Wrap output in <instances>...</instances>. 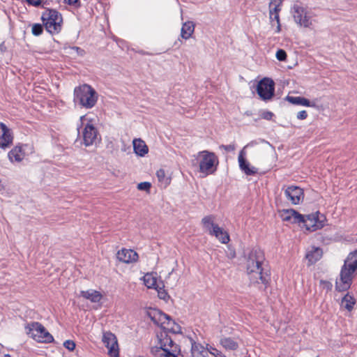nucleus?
Wrapping results in <instances>:
<instances>
[{
  "mask_svg": "<svg viewBox=\"0 0 357 357\" xmlns=\"http://www.w3.org/2000/svg\"><path fill=\"white\" fill-rule=\"evenodd\" d=\"M158 344L151 347V353L155 357H177L180 350L178 346L165 331L158 335Z\"/></svg>",
  "mask_w": 357,
  "mask_h": 357,
  "instance_id": "obj_3",
  "label": "nucleus"
},
{
  "mask_svg": "<svg viewBox=\"0 0 357 357\" xmlns=\"http://www.w3.org/2000/svg\"><path fill=\"white\" fill-rule=\"evenodd\" d=\"M80 295L83 298H84L87 300H89L92 303H98L102 298V294L99 291H98L96 290H93V289L82 291L80 292Z\"/></svg>",
  "mask_w": 357,
  "mask_h": 357,
  "instance_id": "obj_24",
  "label": "nucleus"
},
{
  "mask_svg": "<svg viewBox=\"0 0 357 357\" xmlns=\"http://www.w3.org/2000/svg\"><path fill=\"white\" fill-rule=\"evenodd\" d=\"M134 152L141 157L144 156L149 151V148L141 139H135L132 142Z\"/></svg>",
  "mask_w": 357,
  "mask_h": 357,
  "instance_id": "obj_22",
  "label": "nucleus"
},
{
  "mask_svg": "<svg viewBox=\"0 0 357 357\" xmlns=\"http://www.w3.org/2000/svg\"><path fill=\"white\" fill-rule=\"evenodd\" d=\"M214 229H212L211 231V235L215 236L222 243H228L230 241L229 234L219 226L215 227Z\"/></svg>",
  "mask_w": 357,
  "mask_h": 357,
  "instance_id": "obj_23",
  "label": "nucleus"
},
{
  "mask_svg": "<svg viewBox=\"0 0 357 357\" xmlns=\"http://www.w3.org/2000/svg\"><path fill=\"white\" fill-rule=\"evenodd\" d=\"M192 163L193 165H195V161H194V160H193V161H192Z\"/></svg>",
  "mask_w": 357,
  "mask_h": 357,
  "instance_id": "obj_50",
  "label": "nucleus"
},
{
  "mask_svg": "<svg viewBox=\"0 0 357 357\" xmlns=\"http://www.w3.org/2000/svg\"><path fill=\"white\" fill-rule=\"evenodd\" d=\"M151 183L149 182H142V183L138 184L137 188L139 190L149 191L150 188H151Z\"/></svg>",
  "mask_w": 357,
  "mask_h": 357,
  "instance_id": "obj_37",
  "label": "nucleus"
},
{
  "mask_svg": "<svg viewBox=\"0 0 357 357\" xmlns=\"http://www.w3.org/2000/svg\"><path fill=\"white\" fill-rule=\"evenodd\" d=\"M280 217L283 221L291 223L301 224V220H302V215L294 209L283 210L280 213Z\"/></svg>",
  "mask_w": 357,
  "mask_h": 357,
  "instance_id": "obj_19",
  "label": "nucleus"
},
{
  "mask_svg": "<svg viewBox=\"0 0 357 357\" xmlns=\"http://www.w3.org/2000/svg\"><path fill=\"white\" fill-rule=\"evenodd\" d=\"M220 344L228 351H236L238 347V342L236 338L221 335L220 338Z\"/></svg>",
  "mask_w": 357,
  "mask_h": 357,
  "instance_id": "obj_20",
  "label": "nucleus"
},
{
  "mask_svg": "<svg viewBox=\"0 0 357 357\" xmlns=\"http://www.w3.org/2000/svg\"><path fill=\"white\" fill-rule=\"evenodd\" d=\"M116 257L120 261L126 264L135 262L138 259V254L130 249H121L118 251Z\"/></svg>",
  "mask_w": 357,
  "mask_h": 357,
  "instance_id": "obj_18",
  "label": "nucleus"
},
{
  "mask_svg": "<svg viewBox=\"0 0 357 357\" xmlns=\"http://www.w3.org/2000/svg\"><path fill=\"white\" fill-rule=\"evenodd\" d=\"M144 284L149 289H158L157 278L152 273H146L144 278Z\"/></svg>",
  "mask_w": 357,
  "mask_h": 357,
  "instance_id": "obj_30",
  "label": "nucleus"
},
{
  "mask_svg": "<svg viewBox=\"0 0 357 357\" xmlns=\"http://www.w3.org/2000/svg\"><path fill=\"white\" fill-rule=\"evenodd\" d=\"M26 329V333L37 342L49 343L54 340L52 335L38 322H32Z\"/></svg>",
  "mask_w": 357,
  "mask_h": 357,
  "instance_id": "obj_8",
  "label": "nucleus"
},
{
  "mask_svg": "<svg viewBox=\"0 0 357 357\" xmlns=\"http://www.w3.org/2000/svg\"><path fill=\"white\" fill-rule=\"evenodd\" d=\"M355 271L354 268L347 266V262L344 261L340 271V279L337 280L335 283V288L337 291H346L350 287Z\"/></svg>",
  "mask_w": 357,
  "mask_h": 357,
  "instance_id": "obj_9",
  "label": "nucleus"
},
{
  "mask_svg": "<svg viewBox=\"0 0 357 357\" xmlns=\"http://www.w3.org/2000/svg\"><path fill=\"white\" fill-rule=\"evenodd\" d=\"M275 56L277 59L280 61H285L287 59V53L284 50L280 49L277 51Z\"/></svg>",
  "mask_w": 357,
  "mask_h": 357,
  "instance_id": "obj_36",
  "label": "nucleus"
},
{
  "mask_svg": "<svg viewBox=\"0 0 357 357\" xmlns=\"http://www.w3.org/2000/svg\"><path fill=\"white\" fill-rule=\"evenodd\" d=\"M73 50H76V51H77V52L79 54H80V55H82V54H83V53H84V50H81V49H80L79 47H74L73 48Z\"/></svg>",
  "mask_w": 357,
  "mask_h": 357,
  "instance_id": "obj_47",
  "label": "nucleus"
},
{
  "mask_svg": "<svg viewBox=\"0 0 357 357\" xmlns=\"http://www.w3.org/2000/svg\"><path fill=\"white\" fill-rule=\"evenodd\" d=\"M245 264L251 282L262 284L266 287L270 280V272L263 251L259 248L251 250L246 256Z\"/></svg>",
  "mask_w": 357,
  "mask_h": 357,
  "instance_id": "obj_1",
  "label": "nucleus"
},
{
  "mask_svg": "<svg viewBox=\"0 0 357 357\" xmlns=\"http://www.w3.org/2000/svg\"><path fill=\"white\" fill-rule=\"evenodd\" d=\"M149 314L154 324L160 326L162 329L165 328L170 319L169 316L158 310H151Z\"/></svg>",
  "mask_w": 357,
  "mask_h": 357,
  "instance_id": "obj_17",
  "label": "nucleus"
},
{
  "mask_svg": "<svg viewBox=\"0 0 357 357\" xmlns=\"http://www.w3.org/2000/svg\"><path fill=\"white\" fill-rule=\"evenodd\" d=\"M274 20L276 22V29L275 32L280 33L281 31V24L280 21V15L278 13L273 14V20L271 21V22L272 23V26L274 25L273 23Z\"/></svg>",
  "mask_w": 357,
  "mask_h": 357,
  "instance_id": "obj_34",
  "label": "nucleus"
},
{
  "mask_svg": "<svg viewBox=\"0 0 357 357\" xmlns=\"http://www.w3.org/2000/svg\"><path fill=\"white\" fill-rule=\"evenodd\" d=\"M205 348L201 344L192 342L190 357H215V351Z\"/></svg>",
  "mask_w": 357,
  "mask_h": 357,
  "instance_id": "obj_16",
  "label": "nucleus"
},
{
  "mask_svg": "<svg viewBox=\"0 0 357 357\" xmlns=\"http://www.w3.org/2000/svg\"><path fill=\"white\" fill-rule=\"evenodd\" d=\"M163 330L174 334L181 333V327L171 318Z\"/></svg>",
  "mask_w": 357,
  "mask_h": 357,
  "instance_id": "obj_31",
  "label": "nucleus"
},
{
  "mask_svg": "<svg viewBox=\"0 0 357 357\" xmlns=\"http://www.w3.org/2000/svg\"><path fill=\"white\" fill-rule=\"evenodd\" d=\"M13 142L12 130L3 123L0 122V148L6 149L9 148Z\"/></svg>",
  "mask_w": 357,
  "mask_h": 357,
  "instance_id": "obj_14",
  "label": "nucleus"
},
{
  "mask_svg": "<svg viewBox=\"0 0 357 357\" xmlns=\"http://www.w3.org/2000/svg\"><path fill=\"white\" fill-rule=\"evenodd\" d=\"M275 92V83L270 78H263L257 86V93L260 98L264 101L272 99Z\"/></svg>",
  "mask_w": 357,
  "mask_h": 357,
  "instance_id": "obj_11",
  "label": "nucleus"
},
{
  "mask_svg": "<svg viewBox=\"0 0 357 357\" xmlns=\"http://www.w3.org/2000/svg\"><path fill=\"white\" fill-rule=\"evenodd\" d=\"M195 160L199 164V172L205 176L216 171L218 159L214 153L208 151H200L197 154Z\"/></svg>",
  "mask_w": 357,
  "mask_h": 357,
  "instance_id": "obj_5",
  "label": "nucleus"
},
{
  "mask_svg": "<svg viewBox=\"0 0 357 357\" xmlns=\"http://www.w3.org/2000/svg\"><path fill=\"white\" fill-rule=\"evenodd\" d=\"M63 346L69 351H73L75 348V344L72 340H66L63 343Z\"/></svg>",
  "mask_w": 357,
  "mask_h": 357,
  "instance_id": "obj_38",
  "label": "nucleus"
},
{
  "mask_svg": "<svg viewBox=\"0 0 357 357\" xmlns=\"http://www.w3.org/2000/svg\"><path fill=\"white\" fill-rule=\"evenodd\" d=\"M98 95L90 85L84 84L74 89V100L86 109H91L97 102Z\"/></svg>",
  "mask_w": 357,
  "mask_h": 357,
  "instance_id": "obj_4",
  "label": "nucleus"
},
{
  "mask_svg": "<svg viewBox=\"0 0 357 357\" xmlns=\"http://www.w3.org/2000/svg\"><path fill=\"white\" fill-rule=\"evenodd\" d=\"M347 265L357 269V250L349 255L346 260Z\"/></svg>",
  "mask_w": 357,
  "mask_h": 357,
  "instance_id": "obj_33",
  "label": "nucleus"
},
{
  "mask_svg": "<svg viewBox=\"0 0 357 357\" xmlns=\"http://www.w3.org/2000/svg\"><path fill=\"white\" fill-rule=\"evenodd\" d=\"M235 256H236V254H235V252H231V257H232V258H233V257H235Z\"/></svg>",
  "mask_w": 357,
  "mask_h": 357,
  "instance_id": "obj_49",
  "label": "nucleus"
},
{
  "mask_svg": "<svg viewBox=\"0 0 357 357\" xmlns=\"http://www.w3.org/2000/svg\"><path fill=\"white\" fill-rule=\"evenodd\" d=\"M325 220L326 218L323 214L316 212L306 215H302V220H301V223L303 224L306 230L314 231L321 229L324 226Z\"/></svg>",
  "mask_w": 357,
  "mask_h": 357,
  "instance_id": "obj_10",
  "label": "nucleus"
},
{
  "mask_svg": "<svg viewBox=\"0 0 357 357\" xmlns=\"http://www.w3.org/2000/svg\"><path fill=\"white\" fill-rule=\"evenodd\" d=\"M354 304H355L354 298L348 294H347L342 298V305L349 311H351L353 309Z\"/></svg>",
  "mask_w": 357,
  "mask_h": 357,
  "instance_id": "obj_32",
  "label": "nucleus"
},
{
  "mask_svg": "<svg viewBox=\"0 0 357 357\" xmlns=\"http://www.w3.org/2000/svg\"><path fill=\"white\" fill-rule=\"evenodd\" d=\"M214 351H215V357H226L225 355L222 354L221 351L217 350L216 349H213Z\"/></svg>",
  "mask_w": 357,
  "mask_h": 357,
  "instance_id": "obj_46",
  "label": "nucleus"
},
{
  "mask_svg": "<svg viewBox=\"0 0 357 357\" xmlns=\"http://www.w3.org/2000/svg\"><path fill=\"white\" fill-rule=\"evenodd\" d=\"M80 128H82L81 137L83 144L85 146H92L98 141V132L93 123V121L89 119L86 115L80 117Z\"/></svg>",
  "mask_w": 357,
  "mask_h": 357,
  "instance_id": "obj_6",
  "label": "nucleus"
},
{
  "mask_svg": "<svg viewBox=\"0 0 357 357\" xmlns=\"http://www.w3.org/2000/svg\"><path fill=\"white\" fill-rule=\"evenodd\" d=\"M294 22L300 28L313 29L317 22L316 15L302 3H295L291 8Z\"/></svg>",
  "mask_w": 357,
  "mask_h": 357,
  "instance_id": "obj_2",
  "label": "nucleus"
},
{
  "mask_svg": "<svg viewBox=\"0 0 357 357\" xmlns=\"http://www.w3.org/2000/svg\"><path fill=\"white\" fill-rule=\"evenodd\" d=\"M261 117L266 120H271L274 116L273 113L269 111H264L261 113Z\"/></svg>",
  "mask_w": 357,
  "mask_h": 357,
  "instance_id": "obj_39",
  "label": "nucleus"
},
{
  "mask_svg": "<svg viewBox=\"0 0 357 357\" xmlns=\"http://www.w3.org/2000/svg\"><path fill=\"white\" fill-rule=\"evenodd\" d=\"M282 0H271L269 3V18L270 20H273V14L278 13L281 10Z\"/></svg>",
  "mask_w": 357,
  "mask_h": 357,
  "instance_id": "obj_29",
  "label": "nucleus"
},
{
  "mask_svg": "<svg viewBox=\"0 0 357 357\" xmlns=\"http://www.w3.org/2000/svg\"><path fill=\"white\" fill-rule=\"evenodd\" d=\"M157 290L158 296L160 299L166 300L169 297L167 293L161 288H160L159 289H158Z\"/></svg>",
  "mask_w": 357,
  "mask_h": 357,
  "instance_id": "obj_41",
  "label": "nucleus"
},
{
  "mask_svg": "<svg viewBox=\"0 0 357 357\" xmlns=\"http://www.w3.org/2000/svg\"><path fill=\"white\" fill-rule=\"evenodd\" d=\"M245 146L238 154V160L239 167L246 175H254L257 173V169L253 166H250V163L245 160L246 152Z\"/></svg>",
  "mask_w": 357,
  "mask_h": 357,
  "instance_id": "obj_15",
  "label": "nucleus"
},
{
  "mask_svg": "<svg viewBox=\"0 0 357 357\" xmlns=\"http://www.w3.org/2000/svg\"><path fill=\"white\" fill-rule=\"evenodd\" d=\"M43 27L40 24H34L32 26L31 31L34 36H40L43 33Z\"/></svg>",
  "mask_w": 357,
  "mask_h": 357,
  "instance_id": "obj_35",
  "label": "nucleus"
},
{
  "mask_svg": "<svg viewBox=\"0 0 357 357\" xmlns=\"http://www.w3.org/2000/svg\"><path fill=\"white\" fill-rule=\"evenodd\" d=\"M46 30L50 33H59L61 29V15L55 10H48L42 16Z\"/></svg>",
  "mask_w": 357,
  "mask_h": 357,
  "instance_id": "obj_7",
  "label": "nucleus"
},
{
  "mask_svg": "<svg viewBox=\"0 0 357 357\" xmlns=\"http://www.w3.org/2000/svg\"><path fill=\"white\" fill-rule=\"evenodd\" d=\"M321 282L323 284L324 288H326L327 290H329L331 289L332 284L331 282H326V281H321Z\"/></svg>",
  "mask_w": 357,
  "mask_h": 357,
  "instance_id": "obj_45",
  "label": "nucleus"
},
{
  "mask_svg": "<svg viewBox=\"0 0 357 357\" xmlns=\"http://www.w3.org/2000/svg\"><path fill=\"white\" fill-rule=\"evenodd\" d=\"M322 256V250L319 248H313L311 251L307 252L306 258L310 264L317 261Z\"/></svg>",
  "mask_w": 357,
  "mask_h": 357,
  "instance_id": "obj_28",
  "label": "nucleus"
},
{
  "mask_svg": "<svg viewBox=\"0 0 357 357\" xmlns=\"http://www.w3.org/2000/svg\"><path fill=\"white\" fill-rule=\"evenodd\" d=\"M102 341L108 349V354L112 357L119 356V344L116 337L109 331L104 332Z\"/></svg>",
  "mask_w": 357,
  "mask_h": 357,
  "instance_id": "obj_12",
  "label": "nucleus"
},
{
  "mask_svg": "<svg viewBox=\"0 0 357 357\" xmlns=\"http://www.w3.org/2000/svg\"><path fill=\"white\" fill-rule=\"evenodd\" d=\"M284 195L287 200L294 205L300 204L304 197L303 189L295 185L288 186L284 190Z\"/></svg>",
  "mask_w": 357,
  "mask_h": 357,
  "instance_id": "obj_13",
  "label": "nucleus"
},
{
  "mask_svg": "<svg viewBox=\"0 0 357 357\" xmlns=\"http://www.w3.org/2000/svg\"><path fill=\"white\" fill-rule=\"evenodd\" d=\"M195 30V25L192 22H185L181 28V36L184 39L190 38Z\"/></svg>",
  "mask_w": 357,
  "mask_h": 357,
  "instance_id": "obj_27",
  "label": "nucleus"
},
{
  "mask_svg": "<svg viewBox=\"0 0 357 357\" xmlns=\"http://www.w3.org/2000/svg\"><path fill=\"white\" fill-rule=\"evenodd\" d=\"M8 357H10V356H8Z\"/></svg>",
  "mask_w": 357,
  "mask_h": 357,
  "instance_id": "obj_52",
  "label": "nucleus"
},
{
  "mask_svg": "<svg viewBox=\"0 0 357 357\" xmlns=\"http://www.w3.org/2000/svg\"><path fill=\"white\" fill-rule=\"evenodd\" d=\"M220 149H224L225 151L229 152V151H234L235 149H236V146H235L234 144H229V145H223V144H222V145L220 146Z\"/></svg>",
  "mask_w": 357,
  "mask_h": 357,
  "instance_id": "obj_40",
  "label": "nucleus"
},
{
  "mask_svg": "<svg viewBox=\"0 0 357 357\" xmlns=\"http://www.w3.org/2000/svg\"><path fill=\"white\" fill-rule=\"evenodd\" d=\"M307 116V114L305 110H302L297 114V119L300 120L305 119Z\"/></svg>",
  "mask_w": 357,
  "mask_h": 357,
  "instance_id": "obj_42",
  "label": "nucleus"
},
{
  "mask_svg": "<svg viewBox=\"0 0 357 357\" xmlns=\"http://www.w3.org/2000/svg\"><path fill=\"white\" fill-rule=\"evenodd\" d=\"M26 1L29 5L34 6H38L41 3L40 0H26Z\"/></svg>",
  "mask_w": 357,
  "mask_h": 357,
  "instance_id": "obj_44",
  "label": "nucleus"
},
{
  "mask_svg": "<svg viewBox=\"0 0 357 357\" xmlns=\"http://www.w3.org/2000/svg\"><path fill=\"white\" fill-rule=\"evenodd\" d=\"M27 146H16L8 153V158L11 162H21L24 156V147Z\"/></svg>",
  "mask_w": 357,
  "mask_h": 357,
  "instance_id": "obj_21",
  "label": "nucleus"
},
{
  "mask_svg": "<svg viewBox=\"0 0 357 357\" xmlns=\"http://www.w3.org/2000/svg\"><path fill=\"white\" fill-rule=\"evenodd\" d=\"M65 1L69 5H74L77 2V0H65Z\"/></svg>",
  "mask_w": 357,
  "mask_h": 357,
  "instance_id": "obj_48",
  "label": "nucleus"
},
{
  "mask_svg": "<svg viewBox=\"0 0 357 357\" xmlns=\"http://www.w3.org/2000/svg\"><path fill=\"white\" fill-rule=\"evenodd\" d=\"M156 176L158 180L160 181L165 177V172L163 169H159L156 172Z\"/></svg>",
  "mask_w": 357,
  "mask_h": 357,
  "instance_id": "obj_43",
  "label": "nucleus"
},
{
  "mask_svg": "<svg viewBox=\"0 0 357 357\" xmlns=\"http://www.w3.org/2000/svg\"><path fill=\"white\" fill-rule=\"evenodd\" d=\"M286 100L291 102L293 105H303L305 107H314L315 105L314 103H312L307 98H305L303 97L300 96H287L286 98Z\"/></svg>",
  "mask_w": 357,
  "mask_h": 357,
  "instance_id": "obj_25",
  "label": "nucleus"
},
{
  "mask_svg": "<svg viewBox=\"0 0 357 357\" xmlns=\"http://www.w3.org/2000/svg\"><path fill=\"white\" fill-rule=\"evenodd\" d=\"M202 224L206 231L211 235L212 229H215V227H218L215 223V217L212 215H206L202 219Z\"/></svg>",
  "mask_w": 357,
  "mask_h": 357,
  "instance_id": "obj_26",
  "label": "nucleus"
},
{
  "mask_svg": "<svg viewBox=\"0 0 357 357\" xmlns=\"http://www.w3.org/2000/svg\"><path fill=\"white\" fill-rule=\"evenodd\" d=\"M138 357H145V356H138Z\"/></svg>",
  "mask_w": 357,
  "mask_h": 357,
  "instance_id": "obj_51",
  "label": "nucleus"
}]
</instances>
